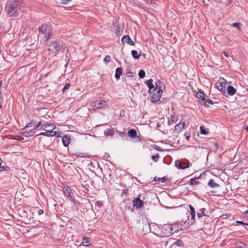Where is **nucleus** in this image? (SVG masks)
Instances as JSON below:
<instances>
[{
	"label": "nucleus",
	"instance_id": "nucleus-47",
	"mask_svg": "<svg viewBox=\"0 0 248 248\" xmlns=\"http://www.w3.org/2000/svg\"><path fill=\"white\" fill-rule=\"evenodd\" d=\"M223 54L226 57H229V54L227 52H223Z\"/></svg>",
	"mask_w": 248,
	"mask_h": 248
},
{
	"label": "nucleus",
	"instance_id": "nucleus-6",
	"mask_svg": "<svg viewBox=\"0 0 248 248\" xmlns=\"http://www.w3.org/2000/svg\"><path fill=\"white\" fill-rule=\"evenodd\" d=\"M90 106L92 108L95 109L105 108L108 106L107 102L104 100H96L92 101L90 103Z\"/></svg>",
	"mask_w": 248,
	"mask_h": 248
},
{
	"label": "nucleus",
	"instance_id": "nucleus-53",
	"mask_svg": "<svg viewBox=\"0 0 248 248\" xmlns=\"http://www.w3.org/2000/svg\"><path fill=\"white\" fill-rule=\"evenodd\" d=\"M203 2L204 3L205 2V0H203Z\"/></svg>",
	"mask_w": 248,
	"mask_h": 248
},
{
	"label": "nucleus",
	"instance_id": "nucleus-33",
	"mask_svg": "<svg viewBox=\"0 0 248 248\" xmlns=\"http://www.w3.org/2000/svg\"><path fill=\"white\" fill-rule=\"evenodd\" d=\"M200 129L201 134L203 135H206L208 134V131L205 130L202 126L200 127Z\"/></svg>",
	"mask_w": 248,
	"mask_h": 248
},
{
	"label": "nucleus",
	"instance_id": "nucleus-55",
	"mask_svg": "<svg viewBox=\"0 0 248 248\" xmlns=\"http://www.w3.org/2000/svg\"><path fill=\"white\" fill-rule=\"evenodd\" d=\"M247 213L248 214V211L247 212Z\"/></svg>",
	"mask_w": 248,
	"mask_h": 248
},
{
	"label": "nucleus",
	"instance_id": "nucleus-12",
	"mask_svg": "<svg viewBox=\"0 0 248 248\" xmlns=\"http://www.w3.org/2000/svg\"><path fill=\"white\" fill-rule=\"evenodd\" d=\"M143 202L139 198H137L133 201V205L137 208H139L142 207Z\"/></svg>",
	"mask_w": 248,
	"mask_h": 248
},
{
	"label": "nucleus",
	"instance_id": "nucleus-37",
	"mask_svg": "<svg viewBox=\"0 0 248 248\" xmlns=\"http://www.w3.org/2000/svg\"><path fill=\"white\" fill-rule=\"evenodd\" d=\"M176 245H177V246H178L179 247L183 246V242L181 240H178L176 241Z\"/></svg>",
	"mask_w": 248,
	"mask_h": 248
},
{
	"label": "nucleus",
	"instance_id": "nucleus-23",
	"mask_svg": "<svg viewBox=\"0 0 248 248\" xmlns=\"http://www.w3.org/2000/svg\"><path fill=\"white\" fill-rule=\"evenodd\" d=\"M131 54L132 57L136 59H139L140 56V55L138 54V51L135 50H132Z\"/></svg>",
	"mask_w": 248,
	"mask_h": 248
},
{
	"label": "nucleus",
	"instance_id": "nucleus-26",
	"mask_svg": "<svg viewBox=\"0 0 248 248\" xmlns=\"http://www.w3.org/2000/svg\"><path fill=\"white\" fill-rule=\"evenodd\" d=\"M139 76L140 78H142L145 76V72L143 70H140L139 72Z\"/></svg>",
	"mask_w": 248,
	"mask_h": 248
},
{
	"label": "nucleus",
	"instance_id": "nucleus-44",
	"mask_svg": "<svg viewBox=\"0 0 248 248\" xmlns=\"http://www.w3.org/2000/svg\"><path fill=\"white\" fill-rule=\"evenodd\" d=\"M236 223H237V224H242V225H248V224L245 223H244L243 222L241 221H236Z\"/></svg>",
	"mask_w": 248,
	"mask_h": 248
},
{
	"label": "nucleus",
	"instance_id": "nucleus-14",
	"mask_svg": "<svg viewBox=\"0 0 248 248\" xmlns=\"http://www.w3.org/2000/svg\"><path fill=\"white\" fill-rule=\"evenodd\" d=\"M198 221L202 225H204L205 224L208 223L210 221V218L208 216L206 215L198 219Z\"/></svg>",
	"mask_w": 248,
	"mask_h": 248
},
{
	"label": "nucleus",
	"instance_id": "nucleus-41",
	"mask_svg": "<svg viewBox=\"0 0 248 248\" xmlns=\"http://www.w3.org/2000/svg\"><path fill=\"white\" fill-rule=\"evenodd\" d=\"M84 240L85 241L82 242L83 245L86 246H88L89 241L88 240H86V239H85V238H84Z\"/></svg>",
	"mask_w": 248,
	"mask_h": 248
},
{
	"label": "nucleus",
	"instance_id": "nucleus-30",
	"mask_svg": "<svg viewBox=\"0 0 248 248\" xmlns=\"http://www.w3.org/2000/svg\"><path fill=\"white\" fill-rule=\"evenodd\" d=\"M203 104L204 105L206 104V103H208L210 104H213V102L212 101V100L210 99H204V100H203Z\"/></svg>",
	"mask_w": 248,
	"mask_h": 248
},
{
	"label": "nucleus",
	"instance_id": "nucleus-36",
	"mask_svg": "<svg viewBox=\"0 0 248 248\" xmlns=\"http://www.w3.org/2000/svg\"><path fill=\"white\" fill-rule=\"evenodd\" d=\"M110 56L109 55H107L104 58V62L105 63H108V62L110 61Z\"/></svg>",
	"mask_w": 248,
	"mask_h": 248
},
{
	"label": "nucleus",
	"instance_id": "nucleus-35",
	"mask_svg": "<svg viewBox=\"0 0 248 248\" xmlns=\"http://www.w3.org/2000/svg\"><path fill=\"white\" fill-rule=\"evenodd\" d=\"M240 25H241V24L239 23H237V22H234L232 24V26L233 27H236L237 28V29L238 30H240Z\"/></svg>",
	"mask_w": 248,
	"mask_h": 248
},
{
	"label": "nucleus",
	"instance_id": "nucleus-43",
	"mask_svg": "<svg viewBox=\"0 0 248 248\" xmlns=\"http://www.w3.org/2000/svg\"><path fill=\"white\" fill-rule=\"evenodd\" d=\"M124 114H125V111L124 110H122L120 111V115L121 117H123L124 115Z\"/></svg>",
	"mask_w": 248,
	"mask_h": 248
},
{
	"label": "nucleus",
	"instance_id": "nucleus-29",
	"mask_svg": "<svg viewBox=\"0 0 248 248\" xmlns=\"http://www.w3.org/2000/svg\"><path fill=\"white\" fill-rule=\"evenodd\" d=\"M199 183V182L197 180V178L191 179L190 181V184L191 185H196Z\"/></svg>",
	"mask_w": 248,
	"mask_h": 248
},
{
	"label": "nucleus",
	"instance_id": "nucleus-21",
	"mask_svg": "<svg viewBox=\"0 0 248 248\" xmlns=\"http://www.w3.org/2000/svg\"><path fill=\"white\" fill-rule=\"evenodd\" d=\"M34 129L35 128H34L33 129L31 130L29 132H23V135L26 137L32 136L35 134V132L34 131Z\"/></svg>",
	"mask_w": 248,
	"mask_h": 248
},
{
	"label": "nucleus",
	"instance_id": "nucleus-54",
	"mask_svg": "<svg viewBox=\"0 0 248 248\" xmlns=\"http://www.w3.org/2000/svg\"><path fill=\"white\" fill-rule=\"evenodd\" d=\"M130 74H132V72L129 73Z\"/></svg>",
	"mask_w": 248,
	"mask_h": 248
},
{
	"label": "nucleus",
	"instance_id": "nucleus-32",
	"mask_svg": "<svg viewBox=\"0 0 248 248\" xmlns=\"http://www.w3.org/2000/svg\"><path fill=\"white\" fill-rule=\"evenodd\" d=\"M71 86V84L69 83H67L65 84L62 89V92H64L66 90L68 89Z\"/></svg>",
	"mask_w": 248,
	"mask_h": 248
},
{
	"label": "nucleus",
	"instance_id": "nucleus-16",
	"mask_svg": "<svg viewBox=\"0 0 248 248\" xmlns=\"http://www.w3.org/2000/svg\"><path fill=\"white\" fill-rule=\"evenodd\" d=\"M70 138L69 136L65 135L62 138V141L64 146L67 147L70 142Z\"/></svg>",
	"mask_w": 248,
	"mask_h": 248
},
{
	"label": "nucleus",
	"instance_id": "nucleus-9",
	"mask_svg": "<svg viewBox=\"0 0 248 248\" xmlns=\"http://www.w3.org/2000/svg\"><path fill=\"white\" fill-rule=\"evenodd\" d=\"M63 192L64 194L66 196L69 197L70 200L74 202H75L71 195L72 191L70 187H69L68 186H64L63 187Z\"/></svg>",
	"mask_w": 248,
	"mask_h": 248
},
{
	"label": "nucleus",
	"instance_id": "nucleus-38",
	"mask_svg": "<svg viewBox=\"0 0 248 248\" xmlns=\"http://www.w3.org/2000/svg\"><path fill=\"white\" fill-rule=\"evenodd\" d=\"M71 0H62L61 3L62 4L66 5Z\"/></svg>",
	"mask_w": 248,
	"mask_h": 248
},
{
	"label": "nucleus",
	"instance_id": "nucleus-4",
	"mask_svg": "<svg viewBox=\"0 0 248 248\" xmlns=\"http://www.w3.org/2000/svg\"><path fill=\"white\" fill-rule=\"evenodd\" d=\"M64 48L63 46L61 45L60 42L54 41L52 42L50 45V48H48V50L50 52L49 53L54 52V56H56L59 52L62 50Z\"/></svg>",
	"mask_w": 248,
	"mask_h": 248
},
{
	"label": "nucleus",
	"instance_id": "nucleus-11",
	"mask_svg": "<svg viewBox=\"0 0 248 248\" xmlns=\"http://www.w3.org/2000/svg\"><path fill=\"white\" fill-rule=\"evenodd\" d=\"M122 42L124 44H127L130 46H134V43L128 35H124L122 38Z\"/></svg>",
	"mask_w": 248,
	"mask_h": 248
},
{
	"label": "nucleus",
	"instance_id": "nucleus-22",
	"mask_svg": "<svg viewBox=\"0 0 248 248\" xmlns=\"http://www.w3.org/2000/svg\"><path fill=\"white\" fill-rule=\"evenodd\" d=\"M189 209L190 210V215L191 216V219L194 220L195 218L196 214L194 208L191 205H189Z\"/></svg>",
	"mask_w": 248,
	"mask_h": 248
},
{
	"label": "nucleus",
	"instance_id": "nucleus-34",
	"mask_svg": "<svg viewBox=\"0 0 248 248\" xmlns=\"http://www.w3.org/2000/svg\"><path fill=\"white\" fill-rule=\"evenodd\" d=\"M206 214H204L200 212H199V211H198V213H197V217H198V219L202 217H204L205 216H206Z\"/></svg>",
	"mask_w": 248,
	"mask_h": 248
},
{
	"label": "nucleus",
	"instance_id": "nucleus-2",
	"mask_svg": "<svg viewBox=\"0 0 248 248\" xmlns=\"http://www.w3.org/2000/svg\"><path fill=\"white\" fill-rule=\"evenodd\" d=\"M178 227V225L175 224L174 225H170V224H165L160 228L161 231L159 232L158 235L161 237H169L174 232H176L177 230L175 229L176 226Z\"/></svg>",
	"mask_w": 248,
	"mask_h": 248
},
{
	"label": "nucleus",
	"instance_id": "nucleus-24",
	"mask_svg": "<svg viewBox=\"0 0 248 248\" xmlns=\"http://www.w3.org/2000/svg\"><path fill=\"white\" fill-rule=\"evenodd\" d=\"M147 85L149 88V90H151L154 88V85L153 84V80L151 79H149L147 81Z\"/></svg>",
	"mask_w": 248,
	"mask_h": 248
},
{
	"label": "nucleus",
	"instance_id": "nucleus-51",
	"mask_svg": "<svg viewBox=\"0 0 248 248\" xmlns=\"http://www.w3.org/2000/svg\"><path fill=\"white\" fill-rule=\"evenodd\" d=\"M0 96H2V93L1 92V88H0Z\"/></svg>",
	"mask_w": 248,
	"mask_h": 248
},
{
	"label": "nucleus",
	"instance_id": "nucleus-31",
	"mask_svg": "<svg viewBox=\"0 0 248 248\" xmlns=\"http://www.w3.org/2000/svg\"><path fill=\"white\" fill-rule=\"evenodd\" d=\"M159 157V154H157L155 155H152L151 158L155 162H157V159Z\"/></svg>",
	"mask_w": 248,
	"mask_h": 248
},
{
	"label": "nucleus",
	"instance_id": "nucleus-46",
	"mask_svg": "<svg viewBox=\"0 0 248 248\" xmlns=\"http://www.w3.org/2000/svg\"><path fill=\"white\" fill-rule=\"evenodd\" d=\"M171 120L173 122L176 121L177 120L176 117L174 116H171Z\"/></svg>",
	"mask_w": 248,
	"mask_h": 248
},
{
	"label": "nucleus",
	"instance_id": "nucleus-48",
	"mask_svg": "<svg viewBox=\"0 0 248 248\" xmlns=\"http://www.w3.org/2000/svg\"><path fill=\"white\" fill-rule=\"evenodd\" d=\"M78 156L80 157H85L86 155L84 153H79Z\"/></svg>",
	"mask_w": 248,
	"mask_h": 248
},
{
	"label": "nucleus",
	"instance_id": "nucleus-28",
	"mask_svg": "<svg viewBox=\"0 0 248 248\" xmlns=\"http://www.w3.org/2000/svg\"><path fill=\"white\" fill-rule=\"evenodd\" d=\"M104 134L105 136H108L112 134V130L111 129L108 128L105 130Z\"/></svg>",
	"mask_w": 248,
	"mask_h": 248
},
{
	"label": "nucleus",
	"instance_id": "nucleus-18",
	"mask_svg": "<svg viewBox=\"0 0 248 248\" xmlns=\"http://www.w3.org/2000/svg\"><path fill=\"white\" fill-rule=\"evenodd\" d=\"M128 135L132 138H136L137 136V131L134 129H131L128 131Z\"/></svg>",
	"mask_w": 248,
	"mask_h": 248
},
{
	"label": "nucleus",
	"instance_id": "nucleus-17",
	"mask_svg": "<svg viewBox=\"0 0 248 248\" xmlns=\"http://www.w3.org/2000/svg\"><path fill=\"white\" fill-rule=\"evenodd\" d=\"M236 92L234 88L232 86H229L227 88V93L230 95H234Z\"/></svg>",
	"mask_w": 248,
	"mask_h": 248
},
{
	"label": "nucleus",
	"instance_id": "nucleus-8",
	"mask_svg": "<svg viewBox=\"0 0 248 248\" xmlns=\"http://www.w3.org/2000/svg\"><path fill=\"white\" fill-rule=\"evenodd\" d=\"M175 165L178 169H185L189 167L188 162H182L178 160L175 161Z\"/></svg>",
	"mask_w": 248,
	"mask_h": 248
},
{
	"label": "nucleus",
	"instance_id": "nucleus-3",
	"mask_svg": "<svg viewBox=\"0 0 248 248\" xmlns=\"http://www.w3.org/2000/svg\"><path fill=\"white\" fill-rule=\"evenodd\" d=\"M161 82L158 80L156 82V88L151 92L152 100L153 102H158L162 96L163 91L161 89Z\"/></svg>",
	"mask_w": 248,
	"mask_h": 248
},
{
	"label": "nucleus",
	"instance_id": "nucleus-15",
	"mask_svg": "<svg viewBox=\"0 0 248 248\" xmlns=\"http://www.w3.org/2000/svg\"><path fill=\"white\" fill-rule=\"evenodd\" d=\"M217 88L222 93H226L225 83L218 82L217 84Z\"/></svg>",
	"mask_w": 248,
	"mask_h": 248
},
{
	"label": "nucleus",
	"instance_id": "nucleus-39",
	"mask_svg": "<svg viewBox=\"0 0 248 248\" xmlns=\"http://www.w3.org/2000/svg\"><path fill=\"white\" fill-rule=\"evenodd\" d=\"M206 211V209L205 208H200L199 210V212H200L204 214H205Z\"/></svg>",
	"mask_w": 248,
	"mask_h": 248
},
{
	"label": "nucleus",
	"instance_id": "nucleus-7",
	"mask_svg": "<svg viewBox=\"0 0 248 248\" xmlns=\"http://www.w3.org/2000/svg\"><path fill=\"white\" fill-rule=\"evenodd\" d=\"M185 126V120L182 119L180 122L176 124L174 127V132L176 133H180L184 128Z\"/></svg>",
	"mask_w": 248,
	"mask_h": 248
},
{
	"label": "nucleus",
	"instance_id": "nucleus-20",
	"mask_svg": "<svg viewBox=\"0 0 248 248\" xmlns=\"http://www.w3.org/2000/svg\"><path fill=\"white\" fill-rule=\"evenodd\" d=\"M208 185L212 187L215 188L219 186V185L216 183L213 179H210L208 183Z\"/></svg>",
	"mask_w": 248,
	"mask_h": 248
},
{
	"label": "nucleus",
	"instance_id": "nucleus-50",
	"mask_svg": "<svg viewBox=\"0 0 248 248\" xmlns=\"http://www.w3.org/2000/svg\"><path fill=\"white\" fill-rule=\"evenodd\" d=\"M233 0H228L227 4L228 5H230L231 3H232Z\"/></svg>",
	"mask_w": 248,
	"mask_h": 248
},
{
	"label": "nucleus",
	"instance_id": "nucleus-52",
	"mask_svg": "<svg viewBox=\"0 0 248 248\" xmlns=\"http://www.w3.org/2000/svg\"><path fill=\"white\" fill-rule=\"evenodd\" d=\"M2 82L1 80H0V88H1V87L2 86Z\"/></svg>",
	"mask_w": 248,
	"mask_h": 248
},
{
	"label": "nucleus",
	"instance_id": "nucleus-5",
	"mask_svg": "<svg viewBox=\"0 0 248 248\" xmlns=\"http://www.w3.org/2000/svg\"><path fill=\"white\" fill-rule=\"evenodd\" d=\"M39 31L45 35L47 41L52 34L51 27L48 24H43L41 27L39 28Z\"/></svg>",
	"mask_w": 248,
	"mask_h": 248
},
{
	"label": "nucleus",
	"instance_id": "nucleus-42",
	"mask_svg": "<svg viewBox=\"0 0 248 248\" xmlns=\"http://www.w3.org/2000/svg\"><path fill=\"white\" fill-rule=\"evenodd\" d=\"M41 124H42L41 122H39L37 124H35L36 126L34 127L35 129H36L37 128L39 127L40 125H41Z\"/></svg>",
	"mask_w": 248,
	"mask_h": 248
},
{
	"label": "nucleus",
	"instance_id": "nucleus-49",
	"mask_svg": "<svg viewBox=\"0 0 248 248\" xmlns=\"http://www.w3.org/2000/svg\"><path fill=\"white\" fill-rule=\"evenodd\" d=\"M160 181L162 182V183H164L166 181V178L165 177H162V178L160 179Z\"/></svg>",
	"mask_w": 248,
	"mask_h": 248
},
{
	"label": "nucleus",
	"instance_id": "nucleus-19",
	"mask_svg": "<svg viewBox=\"0 0 248 248\" xmlns=\"http://www.w3.org/2000/svg\"><path fill=\"white\" fill-rule=\"evenodd\" d=\"M123 70L122 68L119 67L116 69L115 77L116 78L119 79L122 75Z\"/></svg>",
	"mask_w": 248,
	"mask_h": 248
},
{
	"label": "nucleus",
	"instance_id": "nucleus-40",
	"mask_svg": "<svg viewBox=\"0 0 248 248\" xmlns=\"http://www.w3.org/2000/svg\"><path fill=\"white\" fill-rule=\"evenodd\" d=\"M3 98L2 96H0V108H2Z\"/></svg>",
	"mask_w": 248,
	"mask_h": 248
},
{
	"label": "nucleus",
	"instance_id": "nucleus-45",
	"mask_svg": "<svg viewBox=\"0 0 248 248\" xmlns=\"http://www.w3.org/2000/svg\"><path fill=\"white\" fill-rule=\"evenodd\" d=\"M44 213V210L42 209H39L38 211V214L39 215H41Z\"/></svg>",
	"mask_w": 248,
	"mask_h": 248
},
{
	"label": "nucleus",
	"instance_id": "nucleus-13",
	"mask_svg": "<svg viewBox=\"0 0 248 248\" xmlns=\"http://www.w3.org/2000/svg\"><path fill=\"white\" fill-rule=\"evenodd\" d=\"M52 129H48L47 131H46L45 132H41L38 135H44L47 137L54 136L56 135L57 132L53 131Z\"/></svg>",
	"mask_w": 248,
	"mask_h": 248
},
{
	"label": "nucleus",
	"instance_id": "nucleus-25",
	"mask_svg": "<svg viewBox=\"0 0 248 248\" xmlns=\"http://www.w3.org/2000/svg\"><path fill=\"white\" fill-rule=\"evenodd\" d=\"M197 97L202 101L204 100V94L203 92H198L197 94Z\"/></svg>",
	"mask_w": 248,
	"mask_h": 248
},
{
	"label": "nucleus",
	"instance_id": "nucleus-27",
	"mask_svg": "<svg viewBox=\"0 0 248 248\" xmlns=\"http://www.w3.org/2000/svg\"><path fill=\"white\" fill-rule=\"evenodd\" d=\"M35 124H36V121L32 120L29 124L27 125L25 127L24 129H26V128H28V127H32L34 125H35Z\"/></svg>",
	"mask_w": 248,
	"mask_h": 248
},
{
	"label": "nucleus",
	"instance_id": "nucleus-10",
	"mask_svg": "<svg viewBox=\"0 0 248 248\" xmlns=\"http://www.w3.org/2000/svg\"><path fill=\"white\" fill-rule=\"evenodd\" d=\"M55 128V126L53 123H46L43 124L39 130L47 131L48 129L53 130Z\"/></svg>",
	"mask_w": 248,
	"mask_h": 248
},
{
	"label": "nucleus",
	"instance_id": "nucleus-1",
	"mask_svg": "<svg viewBox=\"0 0 248 248\" xmlns=\"http://www.w3.org/2000/svg\"><path fill=\"white\" fill-rule=\"evenodd\" d=\"M21 4L19 0H8L6 5L7 14L12 16L21 9Z\"/></svg>",
	"mask_w": 248,
	"mask_h": 248
}]
</instances>
